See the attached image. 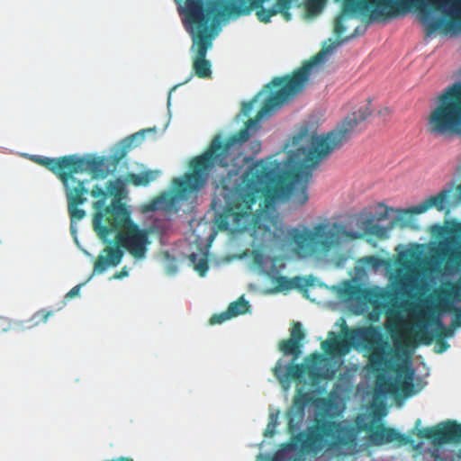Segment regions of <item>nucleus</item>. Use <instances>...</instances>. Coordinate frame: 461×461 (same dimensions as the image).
Returning <instances> with one entry per match:
<instances>
[{"label": "nucleus", "instance_id": "obj_1", "mask_svg": "<svg viewBox=\"0 0 461 461\" xmlns=\"http://www.w3.org/2000/svg\"><path fill=\"white\" fill-rule=\"evenodd\" d=\"M366 32V27L357 26L349 37L333 42L320 51L312 62L297 70L280 90L274 91L272 86H281L285 78L275 77L253 100L244 102L240 113L236 116L238 122L250 114L255 104L261 103L263 107L257 117L249 119L246 128L239 135L231 137L223 147L221 136H215L210 148L194 161L193 172L178 178V211L194 209L199 191L209 176L216 172L221 187L217 186L212 199L213 211H250L257 202V194L260 191L269 192L278 184L285 168L297 172L288 185L275 192L274 201L304 204L309 199L307 191L313 171L321 161L346 143L355 128L371 115L369 104L347 116L333 131L312 136L309 144L292 152L284 164L271 157L254 163V157L261 150V142L253 140L248 145V141L260 130L261 121L294 99L305 87L310 77L317 73L331 55L343 44Z\"/></svg>", "mask_w": 461, "mask_h": 461}, {"label": "nucleus", "instance_id": "obj_2", "mask_svg": "<svg viewBox=\"0 0 461 461\" xmlns=\"http://www.w3.org/2000/svg\"><path fill=\"white\" fill-rule=\"evenodd\" d=\"M304 339L302 324L297 322L289 339L279 345L283 357L276 362L273 372L287 394L293 380L298 382L297 393L286 413L291 440L279 448L273 461H307L316 456L326 446V439L317 427L305 426L307 405L320 407L322 400L317 398L326 391V384L321 379H331L343 363L350 345L341 339L340 334L330 331L328 339L321 343L324 353H315L306 357L303 364L296 361L303 355Z\"/></svg>", "mask_w": 461, "mask_h": 461}, {"label": "nucleus", "instance_id": "obj_3", "mask_svg": "<svg viewBox=\"0 0 461 461\" xmlns=\"http://www.w3.org/2000/svg\"><path fill=\"white\" fill-rule=\"evenodd\" d=\"M297 2L299 0H248L221 10L217 9L215 5H211L206 14L196 4L189 3L183 26L192 40L190 55L194 75L200 78L212 77V62L206 56L223 27L241 16L250 14L255 9H258L257 15L260 22L268 23L277 14H282L286 21H290L292 15L289 9Z\"/></svg>", "mask_w": 461, "mask_h": 461}, {"label": "nucleus", "instance_id": "obj_4", "mask_svg": "<svg viewBox=\"0 0 461 461\" xmlns=\"http://www.w3.org/2000/svg\"><path fill=\"white\" fill-rule=\"evenodd\" d=\"M375 221L372 212H362L346 221L325 219L312 228H293L288 230V236L296 244L299 255L308 258L315 255L321 248L329 249L341 243L347 237L356 239L364 233L375 237L384 235L386 228L375 224Z\"/></svg>", "mask_w": 461, "mask_h": 461}, {"label": "nucleus", "instance_id": "obj_5", "mask_svg": "<svg viewBox=\"0 0 461 461\" xmlns=\"http://www.w3.org/2000/svg\"><path fill=\"white\" fill-rule=\"evenodd\" d=\"M393 6H396L401 15H406L412 7L417 8L420 13V21L429 37L447 23L444 16H438L433 11L431 0H348L346 5L347 10L357 15L370 13L371 22H378L383 16L389 14Z\"/></svg>", "mask_w": 461, "mask_h": 461}, {"label": "nucleus", "instance_id": "obj_6", "mask_svg": "<svg viewBox=\"0 0 461 461\" xmlns=\"http://www.w3.org/2000/svg\"><path fill=\"white\" fill-rule=\"evenodd\" d=\"M427 384L422 376H416L409 356L397 358L395 374L384 370L376 378L375 387L372 395L371 407L377 412L383 411L386 407L388 393H397L402 390L406 397L419 393Z\"/></svg>", "mask_w": 461, "mask_h": 461}, {"label": "nucleus", "instance_id": "obj_7", "mask_svg": "<svg viewBox=\"0 0 461 461\" xmlns=\"http://www.w3.org/2000/svg\"><path fill=\"white\" fill-rule=\"evenodd\" d=\"M427 131L434 136L461 134V80L438 95L428 118Z\"/></svg>", "mask_w": 461, "mask_h": 461}, {"label": "nucleus", "instance_id": "obj_8", "mask_svg": "<svg viewBox=\"0 0 461 461\" xmlns=\"http://www.w3.org/2000/svg\"><path fill=\"white\" fill-rule=\"evenodd\" d=\"M114 240L120 246L108 247L101 251L94 266V275L104 274L109 267L119 266L124 257V249L134 258V264L146 259L150 243L146 229L138 226L126 232L117 231Z\"/></svg>", "mask_w": 461, "mask_h": 461}, {"label": "nucleus", "instance_id": "obj_9", "mask_svg": "<svg viewBox=\"0 0 461 461\" xmlns=\"http://www.w3.org/2000/svg\"><path fill=\"white\" fill-rule=\"evenodd\" d=\"M420 420L416 421L418 436L430 439L424 453L427 461H461V424L446 420L420 429Z\"/></svg>", "mask_w": 461, "mask_h": 461}, {"label": "nucleus", "instance_id": "obj_10", "mask_svg": "<svg viewBox=\"0 0 461 461\" xmlns=\"http://www.w3.org/2000/svg\"><path fill=\"white\" fill-rule=\"evenodd\" d=\"M455 181L447 183L444 188L436 195H431L425 201L419 204L412 205L406 210L393 209L391 207H384L375 212H373L375 224L386 228L384 235L377 236V238H388L390 231L397 225L401 224L402 227L411 226L416 228L412 224L415 219L411 215V213H424L430 208H437L438 211L443 212L447 209L448 203V196L452 194L455 187Z\"/></svg>", "mask_w": 461, "mask_h": 461}, {"label": "nucleus", "instance_id": "obj_11", "mask_svg": "<svg viewBox=\"0 0 461 461\" xmlns=\"http://www.w3.org/2000/svg\"><path fill=\"white\" fill-rule=\"evenodd\" d=\"M104 161L94 154L68 155L60 157L59 174H57V176L61 180L65 188L66 184L71 181L74 183V187L79 191L89 193L88 185L91 180L86 176L91 175V178H104Z\"/></svg>", "mask_w": 461, "mask_h": 461}, {"label": "nucleus", "instance_id": "obj_12", "mask_svg": "<svg viewBox=\"0 0 461 461\" xmlns=\"http://www.w3.org/2000/svg\"><path fill=\"white\" fill-rule=\"evenodd\" d=\"M339 292L347 296L343 300L344 307L357 315L368 312V303L376 306L380 305L384 295L382 289L362 288L355 280L345 282L339 285Z\"/></svg>", "mask_w": 461, "mask_h": 461}, {"label": "nucleus", "instance_id": "obj_13", "mask_svg": "<svg viewBox=\"0 0 461 461\" xmlns=\"http://www.w3.org/2000/svg\"><path fill=\"white\" fill-rule=\"evenodd\" d=\"M254 262L261 269V272L269 276L272 283L277 285L279 291L304 288L311 284L308 279L301 276L289 279L281 276V271L285 268V263L283 259L271 258L261 251L256 250L254 251Z\"/></svg>", "mask_w": 461, "mask_h": 461}, {"label": "nucleus", "instance_id": "obj_14", "mask_svg": "<svg viewBox=\"0 0 461 461\" xmlns=\"http://www.w3.org/2000/svg\"><path fill=\"white\" fill-rule=\"evenodd\" d=\"M106 221L109 225V235L117 231H128L139 225L131 218L132 208L123 201V197H114L105 208Z\"/></svg>", "mask_w": 461, "mask_h": 461}, {"label": "nucleus", "instance_id": "obj_15", "mask_svg": "<svg viewBox=\"0 0 461 461\" xmlns=\"http://www.w3.org/2000/svg\"><path fill=\"white\" fill-rule=\"evenodd\" d=\"M443 313L438 312V306L432 298H426L420 303V314L416 327L422 332L430 335H438L444 327Z\"/></svg>", "mask_w": 461, "mask_h": 461}, {"label": "nucleus", "instance_id": "obj_16", "mask_svg": "<svg viewBox=\"0 0 461 461\" xmlns=\"http://www.w3.org/2000/svg\"><path fill=\"white\" fill-rule=\"evenodd\" d=\"M52 314V311L41 309L34 312L33 315L26 321L12 320L8 317L0 316V332H8L11 330L23 331L26 329H32L38 326L41 322L46 323Z\"/></svg>", "mask_w": 461, "mask_h": 461}, {"label": "nucleus", "instance_id": "obj_17", "mask_svg": "<svg viewBox=\"0 0 461 461\" xmlns=\"http://www.w3.org/2000/svg\"><path fill=\"white\" fill-rule=\"evenodd\" d=\"M435 252L438 265L442 264L447 256L461 260V235L453 233L449 237H444L439 240Z\"/></svg>", "mask_w": 461, "mask_h": 461}, {"label": "nucleus", "instance_id": "obj_18", "mask_svg": "<svg viewBox=\"0 0 461 461\" xmlns=\"http://www.w3.org/2000/svg\"><path fill=\"white\" fill-rule=\"evenodd\" d=\"M66 198L68 202V210L70 214L71 221L82 220L86 216V211L83 209H78V205H83L87 202V197L86 196L88 193H85L84 191H79L76 187H74L73 182H68L66 184Z\"/></svg>", "mask_w": 461, "mask_h": 461}, {"label": "nucleus", "instance_id": "obj_19", "mask_svg": "<svg viewBox=\"0 0 461 461\" xmlns=\"http://www.w3.org/2000/svg\"><path fill=\"white\" fill-rule=\"evenodd\" d=\"M427 285V281L420 273L408 271L400 278L399 292L412 297L424 292Z\"/></svg>", "mask_w": 461, "mask_h": 461}, {"label": "nucleus", "instance_id": "obj_20", "mask_svg": "<svg viewBox=\"0 0 461 461\" xmlns=\"http://www.w3.org/2000/svg\"><path fill=\"white\" fill-rule=\"evenodd\" d=\"M251 305L249 302L246 300L245 296L242 295L239 298L238 301L232 302L230 303L228 309L218 314L214 315L211 319V322L212 324H221L225 321H228L233 317H237L241 314L250 313L251 312Z\"/></svg>", "mask_w": 461, "mask_h": 461}, {"label": "nucleus", "instance_id": "obj_21", "mask_svg": "<svg viewBox=\"0 0 461 461\" xmlns=\"http://www.w3.org/2000/svg\"><path fill=\"white\" fill-rule=\"evenodd\" d=\"M130 150L129 146L122 140L111 149L108 156L100 157L104 161L103 171L105 172V177L117 169L118 164Z\"/></svg>", "mask_w": 461, "mask_h": 461}, {"label": "nucleus", "instance_id": "obj_22", "mask_svg": "<svg viewBox=\"0 0 461 461\" xmlns=\"http://www.w3.org/2000/svg\"><path fill=\"white\" fill-rule=\"evenodd\" d=\"M329 435L335 443L346 445L356 441L357 431L345 421L334 422L329 428Z\"/></svg>", "mask_w": 461, "mask_h": 461}, {"label": "nucleus", "instance_id": "obj_23", "mask_svg": "<svg viewBox=\"0 0 461 461\" xmlns=\"http://www.w3.org/2000/svg\"><path fill=\"white\" fill-rule=\"evenodd\" d=\"M106 203V196L101 197L94 203V208L96 211L93 219V227L98 237L104 241V243L112 245L113 240L109 239V228L103 223L104 214L102 209L104 207Z\"/></svg>", "mask_w": 461, "mask_h": 461}, {"label": "nucleus", "instance_id": "obj_24", "mask_svg": "<svg viewBox=\"0 0 461 461\" xmlns=\"http://www.w3.org/2000/svg\"><path fill=\"white\" fill-rule=\"evenodd\" d=\"M399 439L408 441L407 438H403V436L394 429L380 428L374 431L370 436V441L375 446H382L385 443H390Z\"/></svg>", "mask_w": 461, "mask_h": 461}, {"label": "nucleus", "instance_id": "obj_25", "mask_svg": "<svg viewBox=\"0 0 461 461\" xmlns=\"http://www.w3.org/2000/svg\"><path fill=\"white\" fill-rule=\"evenodd\" d=\"M355 375L347 371L341 374L338 381L334 384L332 394H338L339 396H344L349 393L354 385Z\"/></svg>", "mask_w": 461, "mask_h": 461}, {"label": "nucleus", "instance_id": "obj_26", "mask_svg": "<svg viewBox=\"0 0 461 461\" xmlns=\"http://www.w3.org/2000/svg\"><path fill=\"white\" fill-rule=\"evenodd\" d=\"M440 303L447 309H456L461 307V291L459 289H453L450 292L444 294L440 297Z\"/></svg>", "mask_w": 461, "mask_h": 461}, {"label": "nucleus", "instance_id": "obj_27", "mask_svg": "<svg viewBox=\"0 0 461 461\" xmlns=\"http://www.w3.org/2000/svg\"><path fill=\"white\" fill-rule=\"evenodd\" d=\"M30 160L39 164L41 166L46 167L48 169H50L51 172H53L56 176L59 173V161L60 158H49L42 155H36L33 154L30 156Z\"/></svg>", "mask_w": 461, "mask_h": 461}, {"label": "nucleus", "instance_id": "obj_28", "mask_svg": "<svg viewBox=\"0 0 461 461\" xmlns=\"http://www.w3.org/2000/svg\"><path fill=\"white\" fill-rule=\"evenodd\" d=\"M189 259L190 262L194 266V270L198 272L201 276H205L209 268L207 254H198L196 252H193L191 253Z\"/></svg>", "mask_w": 461, "mask_h": 461}, {"label": "nucleus", "instance_id": "obj_29", "mask_svg": "<svg viewBox=\"0 0 461 461\" xmlns=\"http://www.w3.org/2000/svg\"><path fill=\"white\" fill-rule=\"evenodd\" d=\"M156 131H157V127L142 129V130L131 134V136L123 139V140L127 144V146H129V149H131L132 148L140 146L143 142V140L145 139V135L147 133L156 132Z\"/></svg>", "mask_w": 461, "mask_h": 461}, {"label": "nucleus", "instance_id": "obj_30", "mask_svg": "<svg viewBox=\"0 0 461 461\" xmlns=\"http://www.w3.org/2000/svg\"><path fill=\"white\" fill-rule=\"evenodd\" d=\"M276 218L272 213L261 211L256 218V224L258 229L263 230L266 232H271V227L276 222Z\"/></svg>", "mask_w": 461, "mask_h": 461}, {"label": "nucleus", "instance_id": "obj_31", "mask_svg": "<svg viewBox=\"0 0 461 461\" xmlns=\"http://www.w3.org/2000/svg\"><path fill=\"white\" fill-rule=\"evenodd\" d=\"M159 175V171L147 170L140 174H132V183L139 185H148L150 182L154 181Z\"/></svg>", "mask_w": 461, "mask_h": 461}, {"label": "nucleus", "instance_id": "obj_32", "mask_svg": "<svg viewBox=\"0 0 461 461\" xmlns=\"http://www.w3.org/2000/svg\"><path fill=\"white\" fill-rule=\"evenodd\" d=\"M438 8L447 15L461 14V0H443Z\"/></svg>", "mask_w": 461, "mask_h": 461}, {"label": "nucleus", "instance_id": "obj_33", "mask_svg": "<svg viewBox=\"0 0 461 461\" xmlns=\"http://www.w3.org/2000/svg\"><path fill=\"white\" fill-rule=\"evenodd\" d=\"M348 1V0H346L345 3H344V14L339 16V18H337L336 21H335V31L339 34L343 33L347 30L346 26L343 24L344 16L362 18V17H366V16L368 15V17L370 18V13H368V14H366L365 15H357L354 12L347 10L346 5H347V2ZM369 23H373L374 22H371L369 20Z\"/></svg>", "mask_w": 461, "mask_h": 461}, {"label": "nucleus", "instance_id": "obj_34", "mask_svg": "<svg viewBox=\"0 0 461 461\" xmlns=\"http://www.w3.org/2000/svg\"><path fill=\"white\" fill-rule=\"evenodd\" d=\"M279 414L280 411L278 410L276 411H270L269 420L264 432L265 437L270 438L276 434V428L278 424Z\"/></svg>", "mask_w": 461, "mask_h": 461}, {"label": "nucleus", "instance_id": "obj_35", "mask_svg": "<svg viewBox=\"0 0 461 461\" xmlns=\"http://www.w3.org/2000/svg\"><path fill=\"white\" fill-rule=\"evenodd\" d=\"M163 265L167 274L169 276H175L178 271L176 259L169 252L164 254Z\"/></svg>", "mask_w": 461, "mask_h": 461}, {"label": "nucleus", "instance_id": "obj_36", "mask_svg": "<svg viewBox=\"0 0 461 461\" xmlns=\"http://www.w3.org/2000/svg\"><path fill=\"white\" fill-rule=\"evenodd\" d=\"M317 124H318V119L316 118V116H312L307 125L305 126V128H303L300 131V133L298 134V136L295 138V141L298 142L300 140H302L305 135H307L308 131H311L312 132H314L317 129Z\"/></svg>", "mask_w": 461, "mask_h": 461}, {"label": "nucleus", "instance_id": "obj_37", "mask_svg": "<svg viewBox=\"0 0 461 461\" xmlns=\"http://www.w3.org/2000/svg\"><path fill=\"white\" fill-rule=\"evenodd\" d=\"M327 0H305L306 7L312 14L320 13L325 6Z\"/></svg>", "mask_w": 461, "mask_h": 461}, {"label": "nucleus", "instance_id": "obj_38", "mask_svg": "<svg viewBox=\"0 0 461 461\" xmlns=\"http://www.w3.org/2000/svg\"><path fill=\"white\" fill-rule=\"evenodd\" d=\"M123 189V182L121 179L111 181L107 185V192L110 194H115L114 197H122L121 193Z\"/></svg>", "mask_w": 461, "mask_h": 461}, {"label": "nucleus", "instance_id": "obj_39", "mask_svg": "<svg viewBox=\"0 0 461 461\" xmlns=\"http://www.w3.org/2000/svg\"><path fill=\"white\" fill-rule=\"evenodd\" d=\"M194 75L191 74L186 79L185 82L183 83H179V84H176L169 91L168 93V95H167V113H168V115H169V120L167 122V123L166 124L165 126V130L168 127V124H169V122H170V118L172 116V113H171V99H172V92L175 91L178 86H182V85H185L186 83H188L192 78H193Z\"/></svg>", "mask_w": 461, "mask_h": 461}, {"label": "nucleus", "instance_id": "obj_40", "mask_svg": "<svg viewBox=\"0 0 461 461\" xmlns=\"http://www.w3.org/2000/svg\"><path fill=\"white\" fill-rule=\"evenodd\" d=\"M356 395L363 402L366 401L369 395V382L367 380L362 381L357 384Z\"/></svg>", "mask_w": 461, "mask_h": 461}, {"label": "nucleus", "instance_id": "obj_41", "mask_svg": "<svg viewBox=\"0 0 461 461\" xmlns=\"http://www.w3.org/2000/svg\"><path fill=\"white\" fill-rule=\"evenodd\" d=\"M95 275L93 273L92 276L88 278V280L86 282L75 285L71 290H69L66 294L65 298L70 299V298L79 295L82 286H84Z\"/></svg>", "mask_w": 461, "mask_h": 461}, {"label": "nucleus", "instance_id": "obj_42", "mask_svg": "<svg viewBox=\"0 0 461 461\" xmlns=\"http://www.w3.org/2000/svg\"><path fill=\"white\" fill-rule=\"evenodd\" d=\"M456 326H451V327H446L444 325V327L440 330L438 335H437L436 337H441L442 335L445 337V338H452L455 336V333H456V330H455V328Z\"/></svg>", "mask_w": 461, "mask_h": 461}, {"label": "nucleus", "instance_id": "obj_43", "mask_svg": "<svg viewBox=\"0 0 461 461\" xmlns=\"http://www.w3.org/2000/svg\"><path fill=\"white\" fill-rule=\"evenodd\" d=\"M91 195L95 198L104 197V196H106V192L102 187H100L98 185H95L91 191Z\"/></svg>", "mask_w": 461, "mask_h": 461}, {"label": "nucleus", "instance_id": "obj_44", "mask_svg": "<svg viewBox=\"0 0 461 461\" xmlns=\"http://www.w3.org/2000/svg\"><path fill=\"white\" fill-rule=\"evenodd\" d=\"M459 203H461V184L457 186V194L455 201H451L450 195L448 196V203L447 204V209L450 206H455Z\"/></svg>", "mask_w": 461, "mask_h": 461}, {"label": "nucleus", "instance_id": "obj_45", "mask_svg": "<svg viewBox=\"0 0 461 461\" xmlns=\"http://www.w3.org/2000/svg\"><path fill=\"white\" fill-rule=\"evenodd\" d=\"M454 311H455V314L452 319V324H453V326L461 327V307L456 308Z\"/></svg>", "mask_w": 461, "mask_h": 461}, {"label": "nucleus", "instance_id": "obj_46", "mask_svg": "<svg viewBox=\"0 0 461 461\" xmlns=\"http://www.w3.org/2000/svg\"><path fill=\"white\" fill-rule=\"evenodd\" d=\"M129 274L130 269L128 268V267L125 266L122 268L121 272L114 274V276L111 277V279H122L124 277L129 276Z\"/></svg>", "mask_w": 461, "mask_h": 461}, {"label": "nucleus", "instance_id": "obj_47", "mask_svg": "<svg viewBox=\"0 0 461 461\" xmlns=\"http://www.w3.org/2000/svg\"><path fill=\"white\" fill-rule=\"evenodd\" d=\"M368 260L372 263V267L375 271L378 270L384 264V262L376 258H369Z\"/></svg>", "mask_w": 461, "mask_h": 461}, {"label": "nucleus", "instance_id": "obj_48", "mask_svg": "<svg viewBox=\"0 0 461 461\" xmlns=\"http://www.w3.org/2000/svg\"><path fill=\"white\" fill-rule=\"evenodd\" d=\"M450 348V345L447 341H442L440 344L436 346L437 353H443Z\"/></svg>", "mask_w": 461, "mask_h": 461}, {"label": "nucleus", "instance_id": "obj_49", "mask_svg": "<svg viewBox=\"0 0 461 461\" xmlns=\"http://www.w3.org/2000/svg\"><path fill=\"white\" fill-rule=\"evenodd\" d=\"M274 456L271 457L269 453H259L257 456L256 461H273Z\"/></svg>", "mask_w": 461, "mask_h": 461}, {"label": "nucleus", "instance_id": "obj_50", "mask_svg": "<svg viewBox=\"0 0 461 461\" xmlns=\"http://www.w3.org/2000/svg\"><path fill=\"white\" fill-rule=\"evenodd\" d=\"M387 362H388V360H387V358H386V357H385V354H384V353H382V354L380 355V359L377 361V364H378L379 366H383V365H384V366H387Z\"/></svg>", "mask_w": 461, "mask_h": 461}, {"label": "nucleus", "instance_id": "obj_51", "mask_svg": "<svg viewBox=\"0 0 461 461\" xmlns=\"http://www.w3.org/2000/svg\"><path fill=\"white\" fill-rule=\"evenodd\" d=\"M70 231L72 235H77V228L74 221H70Z\"/></svg>", "mask_w": 461, "mask_h": 461}, {"label": "nucleus", "instance_id": "obj_52", "mask_svg": "<svg viewBox=\"0 0 461 461\" xmlns=\"http://www.w3.org/2000/svg\"><path fill=\"white\" fill-rule=\"evenodd\" d=\"M451 26L453 27L455 32H461V22H453Z\"/></svg>", "mask_w": 461, "mask_h": 461}, {"label": "nucleus", "instance_id": "obj_53", "mask_svg": "<svg viewBox=\"0 0 461 461\" xmlns=\"http://www.w3.org/2000/svg\"><path fill=\"white\" fill-rule=\"evenodd\" d=\"M389 113H390V110H389V108H388V107H385V108H384V109H382V110H380V111H379V114H380L381 116H384V115H387V114H389Z\"/></svg>", "mask_w": 461, "mask_h": 461}, {"label": "nucleus", "instance_id": "obj_54", "mask_svg": "<svg viewBox=\"0 0 461 461\" xmlns=\"http://www.w3.org/2000/svg\"><path fill=\"white\" fill-rule=\"evenodd\" d=\"M423 446H424V442L420 441L417 445L414 446V448L415 449H422Z\"/></svg>", "mask_w": 461, "mask_h": 461}, {"label": "nucleus", "instance_id": "obj_55", "mask_svg": "<svg viewBox=\"0 0 461 461\" xmlns=\"http://www.w3.org/2000/svg\"><path fill=\"white\" fill-rule=\"evenodd\" d=\"M32 154H29V153H21V156L23 157V158H29L30 159V156H32Z\"/></svg>", "mask_w": 461, "mask_h": 461}, {"label": "nucleus", "instance_id": "obj_56", "mask_svg": "<svg viewBox=\"0 0 461 461\" xmlns=\"http://www.w3.org/2000/svg\"><path fill=\"white\" fill-rule=\"evenodd\" d=\"M73 237H74V240H75L76 244L79 247V241L77 239V235H73Z\"/></svg>", "mask_w": 461, "mask_h": 461}, {"label": "nucleus", "instance_id": "obj_57", "mask_svg": "<svg viewBox=\"0 0 461 461\" xmlns=\"http://www.w3.org/2000/svg\"><path fill=\"white\" fill-rule=\"evenodd\" d=\"M84 253H85V255H86V256H87V257H89V258H92V257H93V256H92V254H91V253H89L87 250H84Z\"/></svg>", "mask_w": 461, "mask_h": 461}, {"label": "nucleus", "instance_id": "obj_58", "mask_svg": "<svg viewBox=\"0 0 461 461\" xmlns=\"http://www.w3.org/2000/svg\"><path fill=\"white\" fill-rule=\"evenodd\" d=\"M435 227H436V228H438V229H441V226H440V225H436Z\"/></svg>", "mask_w": 461, "mask_h": 461}, {"label": "nucleus", "instance_id": "obj_59", "mask_svg": "<svg viewBox=\"0 0 461 461\" xmlns=\"http://www.w3.org/2000/svg\"><path fill=\"white\" fill-rule=\"evenodd\" d=\"M119 459H120V461H124V459H123L122 457H121V458H119Z\"/></svg>", "mask_w": 461, "mask_h": 461}]
</instances>
